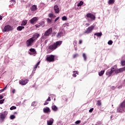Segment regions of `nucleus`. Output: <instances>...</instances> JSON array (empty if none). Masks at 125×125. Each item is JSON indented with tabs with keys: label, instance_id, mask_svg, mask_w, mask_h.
<instances>
[{
	"label": "nucleus",
	"instance_id": "nucleus-38",
	"mask_svg": "<svg viewBox=\"0 0 125 125\" xmlns=\"http://www.w3.org/2000/svg\"><path fill=\"white\" fill-rule=\"evenodd\" d=\"M15 109H16V106H12V107H10V110H15Z\"/></svg>",
	"mask_w": 125,
	"mask_h": 125
},
{
	"label": "nucleus",
	"instance_id": "nucleus-41",
	"mask_svg": "<svg viewBox=\"0 0 125 125\" xmlns=\"http://www.w3.org/2000/svg\"><path fill=\"white\" fill-rule=\"evenodd\" d=\"M48 16L50 17V18H52L54 15L53 14L50 13L49 14Z\"/></svg>",
	"mask_w": 125,
	"mask_h": 125
},
{
	"label": "nucleus",
	"instance_id": "nucleus-23",
	"mask_svg": "<svg viewBox=\"0 0 125 125\" xmlns=\"http://www.w3.org/2000/svg\"><path fill=\"white\" fill-rule=\"evenodd\" d=\"M40 63H41L40 62H39L33 67L34 70L36 71V70H37V68H38V66H39V65H40Z\"/></svg>",
	"mask_w": 125,
	"mask_h": 125
},
{
	"label": "nucleus",
	"instance_id": "nucleus-52",
	"mask_svg": "<svg viewBox=\"0 0 125 125\" xmlns=\"http://www.w3.org/2000/svg\"><path fill=\"white\" fill-rule=\"evenodd\" d=\"M59 19V17L56 18L55 20V22H56V21H57V20H58Z\"/></svg>",
	"mask_w": 125,
	"mask_h": 125
},
{
	"label": "nucleus",
	"instance_id": "nucleus-16",
	"mask_svg": "<svg viewBox=\"0 0 125 125\" xmlns=\"http://www.w3.org/2000/svg\"><path fill=\"white\" fill-rule=\"evenodd\" d=\"M53 119H50L49 120L47 121V125H52V124H53Z\"/></svg>",
	"mask_w": 125,
	"mask_h": 125
},
{
	"label": "nucleus",
	"instance_id": "nucleus-15",
	"mask_svg": "<svg viewBox=\"0 0 125 125\" xmlns=\"http://www.w3.org/2000/svg\"><path fill=\"white\" fill-rule=\"evenodd\" d=\"M37 9V5H32L30 8V10H31V11H36Z\"/></svg>",
	"mask_w": 125,
	"mask_h": 125
},
{
	"label": "nucleus",
	"instance_id": "nucleus-19",
	"mask_svg": "<svg viewBox=\"0 0 125 125\" xmlns=\"http://www.w3.org/2000/svg\"><path fill=\"white\" fill-rule=\"evenodd\" d=\"M52 110H53V111H54L55 112H56V111L58 110V108H57V106H56V105H53L52 106Z\"/></svg>",
	"mask_w": 125,
	"mask_h": 125
},
{
	"label": "nucleus",
	"instance_id": "nucleus-13",
	"mask_svg": "<svg viewBox=\"0 0 125 125\" xmlns=\"http://www.w3.org/2000/svg\"><path fill=\"white\" fill-rule=\"evenodd\" d=\"M64 36V34L63 33V32L60 31L58 33V34L56 35L57 38L58 39H60L61 37H63Z\"/></svg>",
	"mask_w": 125,
	"mask_h": 125
},
{
	"label": "nucleus",
	"instance_id": "nucleus-58",
	"mask_svg": "<svg viewBox=\"0 0 125 125\" xmlns=\"http://www.w3.org/2000/svg\"><path fill=\"white\" fill-rule=\"evenodd\" d=\"M11 1H15V0H11Z\"/></svg>",
	"mask_w": 125,
	"mask_h": 125
},
{
	"label": "nucleus",
	"instance_id": "nucleus-48",
	"mask_svg": "<svg viewBox=\"0 0 125 125\" xmlns=\"http://www.w3.org/2000/svg\"><path fill=\"white\" fill-rule=\"evenodd\" d=\"M82 43H83V40H79V44H82Z\"/></svg>",
	"mask_w": 125,
	"mask_h": 125
},
{
	"label": "nucleus",
	"instance_id": "nucleus-10",
	"mask_svg": "<svg viewBox=\"0 0 125 125\" xmlns=\"http://www.w3.org/2000/svg\"><path fill=\"white\" fill-rule=\"evenodd\" d=\"M86 17H87V18H90L91 20H95V16L91 13L87 14Z\"/></svg>",
	"mask_w": 125,
	"mask_h": 125
},
{
	"label": "nucleus",
	"instance_id": "nucleus-12",
	"mask_svg": "<svg viewBox=\"0 0 125 125\" xmlns=\"http://www.w3.org/2000/svg\"><path fill=\"white\" fill-rule=\"evenodd\" d=\"M54 10L55 11V13L56 14H58L59 13V7H58V5H56L54 6Z\"/></svg>",
	"mask_w": 125,
	"mask_h": 125
},
{
	"label": "nucleus",
	"instance_id": "nucleus-57",
	"mask_svg": "<svg viewBox=\"0 0 125 125\" xmlns=\"http://www.w3.org/2000/svg\"><path fill=\"white\" fill-rule=\"evenodd\" d=\"M0 20H2V16H0Z\"/></svg>",
	"mask_w": 125,
	"mask_h": 125
},
{
	"label": "nucleus",
	"instance_id": "nucleus-34",
	"mask_svg": "<svg viewBox=\"0 0 125 125\" xmlns=\"http://www.w3.org/2000/svg\"><path fill=\"white\" fill-rule=\"evenodd\" d=\"M97 105L98 106H101V101H98L97 103Z\"/></svg>",
	"mask_w": 125,
	"mask_h": 125
},
{
	"label": "nucleus",
	"instance_id": "nucleus-8",
	"mask_svg": "<svg viewBox=\"0 0 125 125\" xmlns=\"http://www.w3.org/2000/svg\"><path fill=\"white\" fill-rule=\"evenodd\" d=\"M117 112H118V113H124V112H125V108L121 105V104H119V106L117 107Z\"/></svg>",
	"mask_w": 125,
	"mask_h": 125
},
{
	"label": "nucleus",
	"instance_id": "nucleus-37",
	"mask_svg": "<svg viewBox=\"0 0 125 125\" xmlns=\"http://www.w3.org/2000/svg\"><path fill=\"white\" fill-rule=\"evenodd\" d=\"M66 20H67V17H66V16H63L62 17V21H66Z\"/></svg>",
	"mask_w": 125,
	"mask_h": 125
},
{
	"label": "nucleus",
	"instance_id": "nucleus-50",
	"mask_svg": "<svg viewBox=\"0 0 125 125\" xmlns=\"http://www.w3.org/2000/svg\"><path fill=\"white\" fill-rule=\"evenodd\" d=\"M32 106H36L35 102H33L31 104Z\"/></svg>",
	"mask_w": 125,
	"mask_h": 125
},
{
	"label": "nucleus",
	"instance_id": "nucleus-54",
	"mask_svg": "<svg viewBox=\"0 0 125 125\" xmlns=\"http://www.w3.org/2000/svg\"><path fill=\"white\" fill-rule=\"evenodd\" d=\"M90 24H89V23H86L85 24V25H86V27H88V26H89Z\"/></svg>",
	"mask_w": 125,
	"mask_h": 125
},
{
	"label": "nucleus",
	"instance_id": "nucleus-1",
	"mask_svg": "<svg viewBox=\"0 0 125 125\" xmlns=\"http://www.w3.org/2000/svg\"><path fill=\"white\" fill-rule=\"evenodd\" d=\"M41 35L39 33H35L33 35L32 37L26 41V43L27 46H31L33 45L34 42H36V41L39 39V37H40Z\"/></svg>",
	"mask_w": 125,
	"mask_h": 125
},
{
	"label": "nucleus",
	"instance_id": "nucleus-45",
	"mask_svg": "<svg viewBox=\"0 0 125 125\" xmlns=\"http://www.w3.org/2000/svg\"><path fill=\"white\" fill-rule=\"evenodd\" d=\"M93 111V108L90 109L89 110V113H92Z\"/></svg>",
	"mask_w": 125,
	"mask_h": 125
},
{
	"label": "nucleus",
	"instance_id": "nucleus-40",
	"mask_svg": "<svg viewBox=\"0 0 125 125\" xmlns=\"http://www.w3.org/2000/svg\"><path fill=\"white\" fill-rule=\"evenodd\" d=\"M113 44V41L110 40L108 42V44H109V45H111V44Z\"/></svg>",
	"mask_w": 125,
	"mask_h": 125
},
{
	"label": "nucleus",
	"instance_id": "nucleus-53",
	"mask_svg": "<svg viewBox=\"0 0 125 125\" xmlns=\"http://www.w3.org/2000/svg\"><path fill=\"white\" fill-rule=\"evenodd\" d=\"M2 98H3V96L0 95V99H2Z\"/></svg>",
	"mask_w": 125,
	"mask_h": 125
},
{
	"label": "nucleus",
	"instance_id": "nucleus-55",
	"mask_svg": "<svg viewBox=\"0 0 125 125\" xmlns=\"http://www.w3.org/2000/svg\"><path fill=\"white\" fill-rule=\"evenodd\" d=\"M12 92V93H15V89H13Z\"/></svg>",
	"mask_w": 125,
	"mask_h": 125
},
{
	"label": "nucleus",
	"instance_id": "nucleus-5",
	"mask_svg": "<svg viewBox=\"0 0 125 125\" xmlns=\"http://www.w3.org/2000/svg\"><path fill=\"white\" fill-rule=\"evenodd\" d=\"M54 58H55V56L53 55H51L50 56L47 57L46 60L48 62H54Z\"/></svg>",
	"mask_w": 125,
	"mask_h": 125
},
{
	"label": "nucleus",
	"instance_id": "nucleus-47",
	"mask_svg": "<svg viewBox=\"0 0 125 125\" xmlns=\"http://www.w3.org/2000/svg\"><path fill=\"white\" fill-rule=\"evenodd\" d=\"M35 26L36 27V28H40V27L41 26L40 25H39V23L35 25Z\"/></svg>",
	"mask_w": 125,
	"mask_h": 125
},
{
	"label": "nucleus",
	"instance_id": "nucleus-42",
	"mask_svg": "<svg viewBox=\"0 0 125 125\" xmlns=\"http://www.w3.org/2000/svg\"><path fill=\"white\" fill-rule=\"evenodd\" d=\"M78 56H79V54H75L73 55V58H76V57H78Z\"/></svg>",
	"mask_w": 125,
	"mask_h": 125
},
{
	"label": "nucleus",
	"instance_id": "nucleus-18",
	"mask_svg": "<svg viewBox=\"0 0 125 125\" xmlns=\"http://www.w3.org/2000/svg\"><path fill=\"white\" fill-rule=\"evenodd\" d=\"M29 51H30V52H32V55L33 54H37V51H36V50L34 48H30L29 49Z\"/></svg>",
	"mask_w": 125,
	"mask_h": 125
},
{
	"label": "nucleus",
	"instance_id": "nucleus-7",
	"mask_svg": "<svg viewBox=\"0 0 125 125\" xmlns=\"http://www.w3.org/2000/svg\"><path fill=\"white\" fill-rule=\"evenodd\" d=\"M28 82H29V80L28 79H21L19 81V83L21 85H25V84L28 83Z\"/></svg>",
	"mask_w": 125,
	"mask_h": 125
},
{
	"label": "nucleus",
	"instance_id": "nucleus-43",
	"mask_svg": "<svg viewBox=\"0 0 125 125\" xmlns=\"http://www.w3.org/2000/svg\"><path fill=\"white\" fill-rule=\"evenodd\" d=\"M81 123V121L78 120L75 122V125H79Z\"/></svg>",
	"mask_w": 125,
	"mask_h": 125
},
{
	"label": "nucleus",
	"instance_id": "nucleus-51",
	"mask_svg": "<svg viewBox=\"0 0 125 125\" xmlns=\"http://www.w3.org/2000/svg\"><path fill=\"white\" fill-rule=\"evenodd\" d=\"M48 101H45V102L44 103V105H47L48 104V102H47Z\"/></svg>",
	"mask_w": 125,
	"mask_h": 125
},
{
	"label": "nucleus",
	"instance_id": "nucleus-44",
	"mask_svg": "<svg viewBox=\"0 0 125 125\" xmlns=\"http://www.w3.org/2000/svg\"><path fill=\"white\" fill-rule=\"evenodd\" d=\"M3 102H4V99L0 100V104H2V103H3Z\"/></svg>",
	"mask_w": 125,
	"mask_h": 125
},
{
	"label": "nucleus",
	"instance_id": "nucleus-11",
	"mask_svg": "<svg viewBox=\"0 0 125 125\" xmlns=\"http://www.w3.org/2000/svg\"><path fill=\"white\" fill-rule=\"evenodd\" d=\"M125 68H119V69H116L115 70V74H119L120 73H122L123 72H124V71H125Z\"/></svg>",
	"mask_w": 125,
	"mask_h": 125
},
{
	"label": "nucleus",
	"instance_id": "nucleus-46",
	"mask_svg": "<svg viewBox=\"0 0 125 125\" xmlns=\"http://www.w3.org/2000/svg\"><path fill=\"white\" fill-rule=\"evenodd\" d=\"M46 101H51V99H50V97H48V99L46 100Z\"/></svg>",
	"mask_w": 125,
	"mask_h": 125
},
{
	"label": "nucleus",
	"instance_id": "nucleus-29",
	"mask_svg": "<svg viewBox=\"0 0 125 125\" xmlns=\"http://www.w3.org/2000/svg\"><path fill=\"white\" fill-rule=\"evenodd\" d=\"M120 105L122 107L125 108V101L124 100L122 103H121Z\"/></svg>",
	"mask_w": 125,
	"mask_h": 125
},
{
	"label": "nucleus",
	"instance_id": "nucleus-17",
	"mask_svg": "<svg viewBox=\"0 0 125 125\" xmlns=\"http://www.w3.org/2000/svg\"><path fill=\"white\" fill-rule=\"evenodd\" d=\"M43 111L44 113H49V112H50V109H49V107H46L43 109Z\"/></svg>",
	"mask_w": 125,
	"mask_h": 125
},
{
	"label": "nucleus",
	"instance_id": "nucleus-32",
	"mask_svg": "<svg viewBox=\"0 0 125 125\" xmlns=\"http://www.w3.org/2000/svg\"><path fill=\"white\" fill-rule=\"evenodd\" d=\"M83 59L84 61H86V55H85V53L83 54Z\"/></svg>",
	"mask_w": 125,
	"mask_h": 125
},
{
	"label": "nucleus",
	"instance_id": "nucleus-4",
	"mask_svg": "<svg viewBox=\"0 0 125 125\" xmlns=\"http://www.w3.org/2000/svg\"><path fill=\"white\" fill-rule=\"evenodd\" d=\"M13 30V27L10 25H5L3 29V32H10Z\"/></svg>",
	"mask_w": 125,
	"mask_h": 125
},
{
	"label": "nucleus",
	"instance_id": "nucleus-30",
	"mask_svg": "<svg viewBox=\"0 0 125 125\" xmlns=\"http://www.w3.org/2000/svg\"><path fill=\"white\" fill-rule=\"evenodd\" d=\"M39 25L42 27H44V21H42L41 22L39 23Z\"/></svg>",
	"mask_w": 125,
	"mask_h": 125
},
{
	"label": "nucleus",
	"instance_id": "nucleus-56",
	"mask_svg": "<svg viewBox=\"0 0 125 125\" xmlns=\"http://www.w3.org/2000/svg\"><path fill=\"white\" fill-rule=\"evenodd\" d=\"M17 114H18V113H17V112H16V111L14 112V115H17Z\"/></svg>",
	"mask_w": 125,
	"mask_h": 125
},
{
	"label": "nucleus",
	"instance_id": "nucleus-49",
	"mask_svg": "<svg viewBox=\"0 0 125 125\" xmlns=\"http://www.w3.org/2000/svg\"><path fill=\"white\" fill-rule=\"evenodd\" d=\"M111 89H116V87H115V86H112L111 87Z\"/></svg>",
	"mask_w": 125,
	"mask_h": 125
},
{
	"label": "nucleus",
	"instance_id": "nucleus-26",
	"mask_svg": "<svg viewBox=\"0 0 125 125\" xmlns=\"http://www.w3.org/2000/svg\"><path fill=\"white\" fill-rule=\"evenodd\" d=\"M94 36H97V37H101V36H102V33H96L94 34Z\"/></svg>",
	"mask_w": 125,
	"mask_h": 125
},
{
	"label": "nucleus",
	"instance_id": "nucleus-22",
	"mask_svg": "<svg viewBox=\"0 0 125 125\" xmlns=\"http://www.w3.org/2000/svg\"><path fill=\"white\" fill-rule=\"evenodd\" d=\"M117 69V65H115L111 68V70L112 72L114 73V72H116V70Z\"/></svg>",
	"mask_w": 125,
	"mask_h": 125
},
{
	"label": "nucleus",
	"instance_id": "nucleus-59",
	"mask_svg": "<svg viewBox=\"0 0 125 125\" xmlns=\"http://www.w3.org/2000/svg\"><path fill=\"white\" fill-rule=\"evenodd\" d=\"M77 75H79V73H78V72H77Z\"/></svg>",
	"mask_w": 125,
	"mask_h": 125
},
{
	"label": "nucleus",
	"instance_id": "nucleus-9",
	"mask_svg": "<svg viewBox=\"0 0 125 125\" xmlns=\"http://www.w3.org/2000/svg\"><path fill=\"white\" fill-rule=\"evenodd\" d=\"M52 33V28H49L44 34L45 37H49V35Z\"/></svg>",
	"mask_w": 125,
	"mask_h": 125
},
{
	"label": "nucleus",
	"instance_id": "nucleus-21",
	"mask_svg": "<svg viewBox=\"0 0 125 125\" xmlns=\"http://www.w3.org/2000/svg\"><path fill=\"white\" fill-rule=\"evenodd\" d=\"M24 28L25 27L24 26H19L17 28V31H22Z\"/></svg>",
	"mask_w": 125,
	"mask_h": 125
},
{
	"label": "nucleus",
	"instance_id": "nucleus-27",
	"mask_svg": "<svg viewBox=\"0 0 125 125\" xmlns=\"http://www.w3.org/2000/svg\"><path fill=\"white\" fill-rule=\"evenodd\" d=\"M73 74L72 75L73 77H74V78H76V77H77V74H78V71H73Z\"/></svg>",
	"mask_w": 125,
	"mask_h": 125
},
{
	"label": "nucleus",
	"instance_id": "nucleus-6",
	"mask_svg": "<svg viewBox=\"0 0 125 125\" xmlns=\"http://www.w3.org/2000/svg\"><path fill=\"white\" fill-rule=\"evenodd\" d=\"M8 112L7 111H4L3 112L0 113V118L2 121H4L6 116H7Z\"/></svg>",
	"mask_w": 125,
	"mask_h": 125
},
{
	"label": "nucleus",
	"instance_id": "nucleus-31",
	"mask_svg": "<svg viewBox=\"0 0 125 125\" xmlns=\"http://www.w3.org/2000/svg\"><path fill=\"white\" fill-rule=\"evenodd\" d=\"M83 4V2L81 1L78 4L77 6H82Z\"/></svg>",
	"mask_w": 125,
	"mask_h": 125
},
{
	"label": "nucleus",
	"instance_id": "nucleus-33",
	"mask_svg": "<svg viewBox=\"0 0 125 125\" xmlns=\"http://www.w3.org/2000/svg\"><path fill=\"white\" fill-rule=\"evenodd\" d=\"M121 64L122 66H125V61L122 60L121 62Z\"/></svg>",
	"mask_w": 125,
	"mask_h": 125
},
{
	"label": "nucleus",
	"instance_id": "nucleus-39",
	"mask_svg": "<svg viewBox=\"0 0 125 125\" xmlns=\"http://www.w3.org/2000/svg\"><path fill=\"white\" fill-rule=\"evenodd\" d=\"M7 88V86H6L4 88L0 90V92H2V91H4V90H5V89H6Z\"/></svg>",
	"mask_w": 125,
	"mask_h": 125
},
{
	"label": "nucleus",
	"instance_id": "nucleus-3",
	"mask_svg": "<svg viewBox=\"0 0 125 125\" xmlns=\"http://www.w3.org/2000/svg\"><path fill=\"white\" fill-rule=\"evenodd\" d=\"M93 29H94V26L91 25L87 28L86 30L83 32V34H85L86 35L90 34V33H92V31H93Z\"/></svg>",
	"mask_w": 125,
	"mask_h": 125
},
{
	"label": "nucleus",
	"instance_id": "nucleus-35",
	"mask_svg": "<svg viewBox=\"0 0 125 125\" xmlns=\"http://www.w3.org/2000/svg\"><path fill=\"white\" fill-rule=\"evenodd\" d=\"M52 21V20H50V19H49V18L47 19V22L49 24L51 23Z\"/></svg>",
	"mask_w": 125,
	"mask_h": 125
},
{
	"label": "nucleus",
	"instance_id": "nucleus-24",
	"mask_svg": "<svg viewBox=\"0 0 125 125\" xmlns=\"http://www.w3.org/2000/svg\"><path fill=\"white\" fill-rule=\"evenodd\" d=\"M115 3V0H108V4H114Z\"/></svg>",
	"mask_w": 125,
	"mask_h": 125
},
{
	"label": "nucleus",
	"instance_id": "nucleus-2",
	"mask_svg": "<svg viewBox=\"0 0 125 125\" xmlns=\"http://www.w3.org/2000/svg\"><path fill=\"white\" fill-rule=\"evenodd\" d=\"M62 41H57L56 42H54L53 44L49 45L48 48L49 50L53 51V50L58 48L62 44Z\"/></svg>",
	"mask_w": 125,
	"mask_h": 125
},
{
	"label": "nucleus",
	"instance_id": "nucleus-28",
	"mask_svg": "<svg viewBox=\"0 0 125 125\" xmlns=\"http://www.w3.org/2000/svg\"><path fill=\"white\" fill-rule=\"evenodd\" d=\"M113 71H112V70L110 71H107L106 72V75H107L108 76H111V75H112V74H113Z\"/></svg>",
	"mask_w": 125,
	"mask_h": 125
},
{
	"label": "nucleus",
	"instance_id": "nucleus-60",
	"mask_svg": "<svg viewBox=\"0 0 125 125\" xmlns=\"http://www.w3.org/2000/svg\"><path fill=\"white\" fill-rule=\"evenodd\" d=\"M120 87L122 88V86H121Z\"/></svg>",
	"mask_w": 125,
	"mask_h": 125
},
{
	"label": "nucleus",
	"instance_id": "nucleus-36",
	"mask_svg": "<svg viewBox=\"0 0 125 125\" xmlns=\"http://www.w3.org/2000/svg\"><path fill=\"white\" fill-rule=\"evenodd\" d=\"M10 119L11 120H14V119H15V116H14L13 115H11L10 117Z\"/></svg>",
	"mask_w": 125,
	"mask_h": 125
},
{
	"label": "nucleus",
	"instance_id": "nucleus-20",
	"mask_svg": "<svg viewBox=\"0 0 125 125\" xmlns=\"http://www.w3.org/2000/svg\"><path fill=\"white\" fill-rule=\"evenodd\" d=\"M27 23V20H24L21 24V26H26V24Z\"/></svg>",
	"mask_w": 125,
	"mask_h": 125
},
{
	"label": "nucleus",
	"instance_id": "nucleus-14",
	"mask_svg": "<svg viewBox=\"0 0 125 125\" xmlns=\"http://www.w3.org/2000/svg\"><path fill=\"white\" fill-rule=\"evenodd\" d=\"M38 21V18L37 17H34L32 18L31 20L29 21L31 23V24H34L35 22H37Z\"/></svg>",
	"mask_w": 125,
	"mask_h": 125
},
{
	"label": "nucleus",
	"instance_id": "nucleus-25",
	"mask_svg": "<svg viewBox=\"0 0 125 125\" xmlns=\"http://www.w3.org/2000/svg\"><path fill=\"white\" fill-rule=\"evenodd\" d=\"M105 72V70H102L100 71V72L99 73V75L100 77H101V76H103L104 75V73Z\"/></svg>",
	"mask_w": 125,
	"mask_h": 125
}]
</instances>
